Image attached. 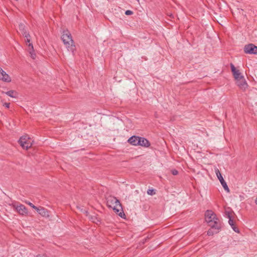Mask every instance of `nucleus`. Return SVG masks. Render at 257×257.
<instances>
[{
  "label": "nucleus",
  "instance_id": "cd10ccee",
  "mask_svg": "<svg viewBox=\"0 0 257 257\" xmlns=\"http://www.w3.org/2000/svg\"><path fill=\"white\" fill-rule=\"evenodd\" d=\"M84 213L86 215V216H89V212H88V211L87 210H84V213Z\"/></svg>",
  "mask_w": 257,
  "mask_h": 257
},
{
  "label": "nucleus",
  "instance_id": "9b49d317",
  "mask_svg": "<svg viewBox=\"0 0 257 257\" xmlns=\"http://www.w3.org/2000/svg\"><path fill=\"white\" fill-rule=\"evenodd\" d=\"M139 146H141L145 148H148L150 146V142L146 138L143 137H139Z\"/></svg>",
  "mask_w": 257,
  "mask_h": 257
},
{
  "label": "nucleus",
  "instance_id": "f03ea898",
  "mask_svg": "<svg viewBox=\"0 0 257 257\" xmlns=\"http://www.w3.org/2000/svg\"><path fill=\"white\" fill-rule=\"evenodd\" d=\"M61 39L67 50L74 53L76 50V47L71 34L68 30H66L63 31L61 36Z\"/></svg>",
  "mask_w": 257,
  "mask_h": 257
},
{
  "label": "nucleus",
  "instance_id": "c85d7f7f",
  "mask_svg": "<svg viewBox=\"0 0 257 257\" xmlns=\"http://www.w3.org/2000/svg\"><path fill=\"white\" fill-rule=\"evenodd\" d=\"M77 208L80 209V210H81V211L82 212L84 213V209H83L82 208V209H80V208L79 207H78V206H77Z\"/></svg>",
  "mask_w": 257,
  "mask_h": 257
},
{
  "label": "nucleus",
  "instance_id": "dca6fc26",
  "mask_svg": "<svg viewBox=\"0 0 257 257\" xmlns=\"http://www.w3.org/2000/svg\"><path fill=\"white\" fill-rule=\"evenodd\" d=\"M19 33H21L22 35L26 34L27 31L26 29V26L24 23H21L19 25Z\"/></svg>",
  "mask_w": 257,
  "mask_h": 257
},
{
  "label": "nucleus",
  "instance_id": "f3484780",
  "mask_svg": "<svg viewBox=\"0 0 257 257\" xmlns=\"http://www.w3.org/2000/svg\"><path fill=\"white\" fill-rule=\"evenodd\" d=\"M6 94L9 96L13 98L17 97V92L15 90H10L6 92Z\"/></svg>",
  "mask_w": 257,
  "mask_h": 257
},
{
  "label": "nucleus",
  "instance_id": "4468645a",
  "mask_svg": "<svg viewBox=\"0 0 257 257\" xmlns=\"http://www.w3.org/2000/svg\"><path fill=\"white\" fill-rule=\"evenodd\" d=\"M16 209L21 215H24L28 213L27 208L23 204L16 206Z\"/></svg>",
  "mask_w": 257,
  "mask_h": 257
},
{
  "label": "nucleus",
  "instance_id": "f8f14e48",
  "mask_svg": "<svg viewBox=\"0 0 257 257\" xmlns=\"http://www.w3.org/2000/svg\"><path fill=\"white\" fill-rule=\"evenodd\" d=\"M139 137L136 136H133L127 140V142L133 146H139Z\"/></svg>",
  "mask_w": 257,
  "mask_h": 257
},
{
  "label": "nucleus",
  "instance_id": "1a4fd4ad",
  "mask_svg": "<svg viewBox=\"0 0 257 257\" xmlns=\"http://www.w3.org/2000/svg\"><path fill=\"white\" fill-rule=\"evenodd\" d=\"M111 208H112L114 212L120 217H122L123 216H125L120 202L116 205H114Z\"/></svg>",
  "mask_w": 257,
  "mask_h": 257
},
{
  "label": "nucleus",
  "instance_id": "a211bd4d",
  "mask_svg": "<svg viewBox=\"0 0 257 257\" xmlns=\"http://www.w3.org/2000/svg\"><path fill=\"white\" fill-rule=\"evenodd\" d=\"M89 218L93 222L96 223V221L100 222V221L97 219L96 216H89Z\"/></svg>",
  "mask_w": 257,
  "mask_h": 257
},
{
  "label": "nucleus",
  "instance_id": "bb28decb",
  "mask_svg": "<svg viewBox=\"0 0 257 257\" xmlns=\"http://www.w3.org/2000/svg\"><path fill=\"white\" fill-rule=\"evenodd\" d=\"M10 103H5L4 104V106H5L6 108H10Z\"/></svg>",
  "mask_w": 257,
  "mask_h": 257
},
{
  "label": "nucleus",
  "instance_id": "6ab92c4d",
  "mask_svg": "<svg viewBox=\"0 0 257 257\" xmlns=\"http://www.w3.org/2000/svg\"><path fill=\"white\" fill-rule=\"evenodd\" d=\"M225 213L228 219L232 218V212L229 211H225Z\"/></svg>",
  "mask_w": 257,
  "mask_h": 257
},
{
  "label": "nucleus",
  "instance_id": "4be33fe9",
  "mask_svg": "<svg viewBox=\"0 0 257 257\" xmlns=\"http://www.w3.org/2000/svg\"><path fill=\"white\" fill-rule=\"evenodd\" d=\"M228 223L229 224V225L231 226V227H233V225H234V221L233 220H232V218H230L229 219V220H228Z\"/></svg>",
  "mask_w": 257,
  "mask_h": 257
},
{
  "label": "nucleus",
  "instance_id": "aec40b11",
  "mask_svg": "<svg viewBox=\"0 0 257 257\" xmlns=\"http://www.w3.org/2000/svg\"><path fill=\"white\" fill-rule=\"evenodd\" d=\"M147 193L149 195H153L155 194V191L154 189H148L147 191Z\"/></svg>",
  "mask_w": 257,
  "mask_h": 257
},
{
  "label": "nucleus",
  "instance_id": "a878e982",
  "mask_svg": "<svg viewBox=\"0 0 257 257\" xmlns=\"http://www.w3.org/2000/svg\"><path fill=\"white\" fill-rule=\"evenodd\" d=\"M172 173L174 175H176L178 174V171L175 169L172 171Z\"/></svg>",
  "mask_w": 257,
  "mask_h": 257
},
{
  "label": "nucleus",
  "instance_id": "39448f33",
  "mask_svg": "<svg viewBox=\"0 0 257 257\" xmlns=\"http://www.w3.org/2000/svg\"><path fill=\"white\" fill-rule=\"evenodd\" d=\"M215 172L216 173V175L220 181V183L221 184L222 187H223L224 189L227 191V192H229V189L224 181L222 176L221 175L219 169L218 168L215 169Z\"/></svg>",
  "mask_w": 257,
  "mask_h": 257
},
{
  "label": "nucleus",
  "instance_id": "0eeeda50",
  "mask_svg": "<svg viewBox=\"0 0 257 257\" xmlns=\"http://www.w3.org/2000/svg\"><path fill=\"white\" fill-rule=\"evenodd\" d=\"M236 84L243 91H245L248 87V84L244 77L236 80Z\"/></svg>",
  "mask_w": 257,
  "mask_h": 257
},
{
  "label": "nucleus",
  "instance_id": "b1692460",
  "mask_svg": "<svg viewBox=\"0 0 257 257\" xmlns=\"http://www.w3.org/2000/svg\"><path fill=\"white\" fill-rule=\"evenodd\" d=\"M125 14L127 16L132 15L133 14V12L131 10H127L125 12Z\"/></svg>",
  "mask_w": 257,
  "mask_h": 257
},
{
  "label": "nucleus",
  "instance_id": "20e7f679",
  "mask_svg": "<svg viewBox=\"0 0 257 257\" xmlns=\"http://www.w3.org/2000/svg\"><path fill=\"white\" fill-rule=\"evenodd\" d=\"M243 50L245 54H257V46L251 43L245 45Z\"/></svg>",
  "mask_w": 257,
  "mask_h": 257
},
{
  "label": "nucleus",
  "instance_id": "7c9ffc66",
  "mask_svg": "<svg viewBox=\"0 0 257 257\" xmlns=\"http://www.w3.org/2000/svg\"><path fill=\"white\" fill-rule=\"evenodd\" d=\"M36 257H41V256H38V255H37V256H36Z\"/></svg>",
  "mask_w": 257,
  "mask_h": 257
},
{
  "label": "nucleus",
  "instance_id": "2eb2a0df",
  "mask_svg": "<svg viewBox=\"0 0 257 257\" xmlns=\"http://www.w3.org/2000/svg\"><path fill=\"white\" fill-rule=\"evenodd\" d=\"M23 36L26 38L25 41L27 44H28V46L30 49H32V50H33V46L32 43L31 42V36L29 33H27L26 34H24Z\"/></svg>",
  "mask_w": 257,
  "mask_h": 257
},
{
  "label": "nucleus",
  "instance_id": "7ed1b4c3",
  "mask_svg": "<svg viewBox=\"0 0 257 257\" xmlns=\"http://www.w3.org/2000/svg\"><path fill=\"white\" fill-rule=\"evenodd\" d=\"M18 143L23 149L26 150L30 148L32 146L31 140L27 135L22 136L20 138Z\"/></svg>",
  "mask_w": 257,
  "mask_h": 257
},
{
  "label": "nucleus",
  "instance_id": "393cba45",
  "mask_svg": "<svg viewBox=\"0 0 257 257\" xmlns=\"http://www.w3.org/2000/svg\"><path fill=\"white\" fill-rule=\"evenodd\" d=\"M28 204L31 206L33 208L35 209V210H37L38 207H37V206H35L34 204H33L32 203H30L29 202L28 203Z\"/></svg>",
  "mask_w": 257,
  "mask_h": 257
},
{
  "label": "nucleus",
  "instance_id": "c756f323",
  "mask_svg": "<svg viewBox=\"0 0 257 257\" xmlns=\"http://www.w3.org/2000/svg\"><path fill=\"white\" fill-rule=\"evenodd\" d=\"M255 202L256 204H257V198L255 199Z\"/></svg>",
  "mask_w": 257,
  "mask_h": 257
},
{
  "label": "nucleus",
  "instance_id": "5701e85b",
  "mask_svg": "<svg viewBox=\"0 0 257 257\" xmlns=\"http://www.w3.org/2000/svg\"><path fill=\"white\" fill-rule=\"evenodd\" d=\"M232 229L235 232H237V233H239V229L238 228V227H237L235 225L233 226V227H231Z\"/></svg>",
  "mask_w": 257,
  "mask_h": 257
},
{
  "label": "nucleus",
  "instance_id": "ddd939ff",
  "mask_svg": "<svg viewBox=\"0 0 257 257\" xmlns=\"http://www.w3.org/2000/svg\"><path fill=\"white\" fill-rule=\"evenodd\" d=\"M37 212L40 214L41 216L45 217H49V211L48 210V209L42 207H38V209L37 210Z\"/></svg>",
  "mask_w": 257,
  "mask_h": 257
},
{
  "label": "nucleus",
  "instance_id": "6e6552de",
  "mask_svg": "<svg viewBox=\"0 0 257 257\" xmlns=\"http://www.w3.org/2000/svg\"><path fill=\"white\" fill-rule=\"evenodd\" d=\"M106 200V204L109 208H112L114 205H116L120 202L116 197L111 196H109Z\"/></svg>",
  "mask_w": 257,
  "mask_h": 257
},
{
  "label": "nucleus",
  "instance_id": "423d86ee",
  "mask_svg": "<svg viewBox=\"0 0 257 257\" xmlns=\"http://www.w3.org/2000/svg\"><path fill=\"white\" fill-rule=\"evenodd\" d=\"M230 68L232 75L235 80H238V79L242 78L243 77H244L240 72L239 70L236 69L232 63H230Z\"/></svg>",
  "mask_w": 257,
  "mask_h": 257
},
{
  "label": "nucleus",
  "instance_id": "f257e3e1",
  "mask_svg": "<svg viewBox=\"0 0 257 257\" xmlns=\"http://www.w3.org/2000/svg\"><path fill=\"white\" fill-rule=\"evenodd\" d=\"M205 221L210 228L207 231V235H213L219 232L221 228V222L217 217L216 214L211 210H207L205 213Z\"/></svg>",
  "mask_w": 257,
  "mask_h": 257
},
{
  "label": "nucleus",
  "instance_id": "9d476101",
  "mask_svg": "<svg viewBox=\"0 0 257 257\" xmlns=\"http://www.w3.org/2000/svg\"><path fill=\"white\" fill-rule=\"evenodd\" d=\"M0 79L7 82L11 81V78L10 76L2 68H1L0 71Z\"/></svg>",
  "mask_w": 257,
  "mask_h": 257
},
{
  "label": "nucleus",
  "instance_id": "412c9836",
  "mask_svg": "<svg viewBox=\"0 0 257 257\" xmlns=\"http://www.w3.org/2000/svg\"><path fill=\"white\" fill-rule=\"evenodd\" d=\"M32 51H30V53L31 54V57L32 59H35V58H36V55L35 53H34V50H32V49H31Z\"/></svg>",
  "mask_w": 257,
  "mask_h": 257
}]
</instances>
